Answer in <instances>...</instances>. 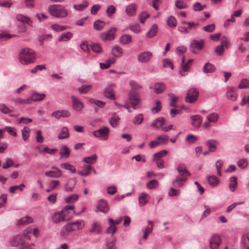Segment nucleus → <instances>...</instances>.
Returning a JSON list of instances; mask_svg holds the SVG:
<instances>
[{
	"label": "nucleus",
	"mask_w": 249,
	"mask_h": 249,
	"mask_svg": "<svg viewBox=\"0 0 249 249\" xmlns=\"http://www.w3.org/2000/svg\"><path fill=\"white\" fill-rule=\"evenodd\" d=\"M102 228L100 224L97 222L92 223L91 228L89 230V232H95L97 233H101Z\"/></svg>",
	"instance_id": "nucleus-45"
},
{
	"label": "nucleus",
	"mask_w": 249,
	"mask_h": 249,
	"mask_svg": "<svg viewBox=\"0 0 249 249\" xmlns=\"http://www.w3.org/2000/svg\"><path fill=\"white\" fill-rule=\"evenodd\" d=\"M138 6L135 3H131L127 5L125 9V12L129 17H133L136 15Z\"/></svg>",
	"instance_id": "nucleus-14"
},
{
	"label": "nucleus",
	"mask_w": 249,
	"mask_h": 249,
	"mask_svg": "<svg viewBox=\"0 0 249 249\" xmlns=\"http://www.w3.org/2000/svg\"><path fill=\"white\" fill-rule=\"evenodd\" d=\"M17 19L18 21L23 23H26L30 26H32L33 22L31 19L22 14H18L17 16Z\"/></svg>",
	"instance_id": "nucleus-38"
},
{
	"label": "nucleus",
	"mask_w": 249,
	"mask_h": 249,
	"mask_svg": "<svg viewBox=\"0 0 249 249\" xmlns=\"http://www.w3.org/2000/svg\"><path fill=\"white\" fill-rule=\"evenodd\" d=\"M167 25L171 28H174L177 25V20L172 16H170L167 20Z\"/></svg>",
	"instance_id": "nucleus-63"
},
{
	"label": "nucleus",
	"mask_w": 249,
	"mask_h": 249,
	"mask_svg": "<svg viewBox=\"0 0 249 249\" xmlns=\"http://www.w3.org/2000/svg\"><path fill=\"white\" fill-rule=\"evenodd\" d=\"M72 37V34L71 32H67L62 34L58 38L59 41H67Z\"/></svg>",
	"instance_id": "nucleus-46"
},
{
	"label": "nucleus",
	"mask_w": 249,
	"mask_h": 249,
	"mask_svg": "<svg viewBox=\"0 0 249 249\" xmlns=\"http://www.w3.org/2000/svg\"><path fill=\"white\" fill-rule=\"evenodd\" d=\"M226 96L228 99L231 101H235L237 97L235 89L231 87L227 88Z\"/></svg>",
	"instance_id": "nucleus-16"
},
{
	"label": "nucleus",
	"mask_w": 249,
	"mask_h": 249,
	"mask_svg": "<svg viewBox=\"0 0 249 249\" xmlns=\"http://www.w3.org/2000/svg\"><path fill=\"white\" fill-rule=\"evenodd\" d=\"M105 25V22L98 20L94 22L93 26L95 29L97 31L101 30Z\"/></svg>",
	"instance_id": "nucleus-60"
},
{
	"label": "nucleus",
	"mask_w": 249,
	"mask_h": 249,
	"mask_svg": "<svg viewBox=\"0 0 249 249\" xmlns=\"http://www.w3.org/2000/svg\"><path fill=\"white\" fill-rule=\"evenodd\" d=\"M115 58L113 57H110L107 59L105 63H100V67L101 69H107L110 67V66L115 63Z\"/></svg>",
	"instance_id": "nucleus-25"
},
{
	"label": "nucleus",
	"mask_w": 249,
	"mask_h": 249,
	"mask_svg": "<svg viewBox=\"0 0 249 249\" xmlns=\"http://www.w3.org/2000/svg\"><path fill=\"white\" fill-rule=\"evenodd\" d=\"M177 170L181 177L187 178L190 176V173L187 170L184 164H179L178 165Z\"/></svg>",
	"instance_id": "nucleus-20"
},
{
	"label": "nucleus",
	"mask_w": 249,
	"mask_h": 249,
	"mask_svg": "<svg viewBox=\"0 0 249 249\" xmlns=\"http://www.w3.org/2000/svg\"><path fill=\"white\" fill-rule=\"evenodd\" d=\"M89 5V3L87 0H83L80 4L74 5L73 8L78 10V11H82L86 7H87Z\"/></svg>",
	"instance_id": "nucleus-53"
},
{
	"label": "nucleus",
	"mask_w": 249,
	"mask_h": 249,
	"mask_svg": "<svg viewBox=\"0 0 249 249\" xmlns=\"http://www.w3.org/2000/svg\"><path fill=\"white\" fill-rule=\"evenodd\" d=\"M129 85L131 88L130 90L136 91V90L141 89L142 88V85L134 80H130Z\"/></svg>",
	"instance_id": "nucleus-52"
},
{
	"label": "nucleus",
	"mask_w": 249,
	"mask_h": 249,
	"mask_svg": "<svg viewBox=\"0 0 249 249\" xmlns=\"http://www.w3.org/2000/svg\"><path fill=\"white\" fill-rule=\"evenodd\" d=\"M159 185V182L156 179H152L149 181L147 184V187L149 189H154L158 187Z\"/></svg>",
	"instance_id": "nucleus-64"
},
{
	"label": "nucleus",
	"mask_w": 249,
	"mask_h": 249,
	"mask_svg": "<svg viewBox=\"0 0 249 249\" xmlns=\"http://www.w3.org/2000/svg\"><path fill=\"white\" fill-rule=\"evenodd\" d=\"M119 42L123 45H126L132 42V36L130 35L124 34L120 36Z\"/></svg>",
	"instance_id": "nucleus-34"
},
{
	"label": "nucleus",
	"mask_w": 249,
	"mask_h": 249,
	"mask_svg": "<svg viewBox=\"0 0 249 249\" xmlns=\"http://www.w3.org/2000/svg\"><path fill=\"white\" fill-rule=\"evenodd\" d=\"M70 115L71 113L70 111L65 109L56 110L52 113V116L57 119H59L61 118H68Z\"/></svg>",
	"instance_id": "nucleus-12"
},
{
	"label": "nucleus",
	"mask_w": 249,
	"mask_h": 249,
	"mask_svg": "<svg viewBox=\"0 0 249 249\" xmlns=\"http://www.w3.org/2000/svg\"><path fill=\"white\" fill-rule=\"evenodd\" d=\"M52 220L55 223H58L65 220L60 211L53 213Z\"/></svg>",
	"instance_id": "nucleus-41"
},
{
	"label": "nucleus",
	"mask_w": 249,
	"mask_h": 249,
	"mask_svg": "<svg viewBox=\"0 0 249 249\" xmlns=\"http://www.w3.org/2000/svg\"><path fill=\"white\" fill-rule=\"evenodd\" d=\"M48 11L52 16L57 18H65L69 14L68 11L64 7L56 4L50 6Z\"/></svg>",
	"instance_id": "nucleus-3"
},
{
	"label": "nucleus",
	"mask_w": 249,
	"mask_h": 249,
	"mask_svg": "<svg viewBox=\"0 0 249 249\" xmlns=\"http://www.w3.org/2000/svg\"><path fill=\"white\" fill-rule=\"evenodd\" d=\"M149 195L146 193H142L139 196V205L141 206H144L148 201Z\"/></svg>",
	"instance_id": "nucleus-29"
},
{
	"label": "nucleus",
	"mask_w": 249,
	"mask_h": 249,
	"mask_svg": "<svg viewBox=\"0 0 249 249\" xmlns=\"http://www.w3.org/2000/svg\"><path fill=\"white\" fill-rule=\"evenodd\" d=\"M116 28H111L107 32L103 33L100 35V37L103 40H112L115 37Z\"/></svg>",
	"instance_id": "nucleus-10"
},
{
	"label": "nucleus",
	"mask_w": 249,
	"mask_h": 249,
	"mask_svg": "<svg viewBox=\"0 0 249 249\" xmlns=\"http://www.w3.org/2000/svg\"><path fill=\"white\" fill-rule=\"evenodd\" d=\"M185 57L183 56L181 59V69L179 71V73L181 76H185L190 69L189 64L186 62L185 63Z\"/></svg>",
	"instance_id": "nucleus-17"
},
{
	"label": "nucleus",
	"mask_w": 249,
	"mask_h": 249,
	"mask_svg": "<svg viewBox=\"0 0 249 249\" xmlns=\"http://www.w3.org/2000/svg\"><path fill=\"white\" fill-rule=\"evenodd\" d=\"M76 179L74 178H69L65 185V190L66 192H71L74 188Z\"/></svg>",
	"instance_id": "nucleus-23"
},
{
	"label": "nucleus",
	"mask_w": 249,
	"mask_h": 249,
	"mask_svg": "<svg viewBox=\"0 0 249 249\" xmlns=\"http://www.w3.org/2000/svg\"><path fill=\"white\" fill-rule=\"evenodd\" d=\"M207 178L209 184L212 187H216L219 184V179L215 176L212 175L208 176Z\"/></svg>",
	"instance_id": "nucleus-31"
},
{
	"label": "nucleus",
	"mask_w": 249,
	"mask_h": 249,
	"mask_svg": "<svg viewBox=\"0 0 249 249\" xmlns=\"http://www.w3.org/2000/svg\"><path fill=\"white\" fill-rule=\"evenodd\" d=\"M60 167L63 169L69 170L71 173H74L76 172L75 168L74 166L69 162H65L60 164Z\"/></svg>",
	"instance_id": "nucleus-49"
},
{
	"label": "nucleus",
	"mask_w": 249,
	"mask_h": 249,
	"mask_svg": "<svg viewBox=\"0 0 249 249\" xmlns=\"http://www.w3.org/2000/svg\"><path fill=\"white\" fill-rule=\"evenodd\" d=\"M70 137L69 129L67 126H63L59 130L57 138L59 140L66 139Z\"/></svg>",
	"instance_id": "nucleus-19"
},
{
	"label": "nucleus",
	"mask_w": 249,
	"mask_h": 249,
	"mask_svg": "<svg viewBox=\"0 0 249 249\" xmlns=\"http://www.w3.org/2000/svg\"><path fill=\"white\" fill-rule=\"evenodd\" d=\"M109 133V128L107 126H104L98 130L94 131L93 132V134L95 137L102 140L105 141L107 139Z\"/></svg>",
	"instance_id": "nucleus-6"
},
{
	"label": "nucleus",
	"mask_w": 249,
	"mask_h": 249,
	"mask_svg": "<svg viewBox=\"0 0 249 249\" xmlns=\"http://www.w3.org/2000/svg\"><path fill=\"white\" fill-rule=\"evenodd\" d=\"M187 178L185 177H177L173 181L172 184L174 187L179 188L183 186Z\"/></svg>",
	"instance_id": "nucleus-22"
},
{
	"label": "nucleus",
	"mask_w": 249,
	"mask_h": 249,
	"mask_svg": "<svg viewBox=\"0 0 249 249\" xmlns=\"http://www.w3.org/2000/svg\"><path fill=\"white\" fill-rule=\"evenodd\" d=\"M198 94V91L196 88H190L188 90L185 97V101L191 104L194 103L197 99Z\"/></svg>",
	"instance_id": "nucleus-4"
},
{
	"label": "nucleus",
	"mask_w": 249,
	"mask_h": 249,
	"mask_svg": "<svg viewBox=\"0 0 249 249\" xmlns=\"http://www.w3.org/2000/svg\"><path fill=\"white\" fill-rule=\"evenodd\" d=\"M32 233V227H29L27 228L23 232V234L22 235L25 240H29L30 239V234Z\"/></svg>",
	"instance_id": "nucleus-61"
},
{
	"label": "nucleus",
	"mask_w": 249,
	"mask_h": 249,
	"mask_svg": "<svg viewBox=\"0 0 249 249\" xmlns=\"http://www.w3.org/2000/svg\"><path fill=\"white\" fill-rule=\"evenodd\" d=\"M221 243V240L220 236L218 235H213L210 241V248L212 249H216L218 248Z\"/></svg>",
	"instance_id": "nucleus-13"
},
{
	"label": "nucleus",
	"mask_w": 249,
	"mask_h": 249,
	"mask_svg": "<svg viewBox=\"0 0 249 249\" xmlns=\"http://www.w3.org/2000/svg\"><path fill=\"white\" fill-rule=\"evenodd\" d=\"M59 153L61 158L67 159L70 156V150L67 146L63 145L60 149Z\"/></svg>",
	"instance_id": "nucleus-33"
},
{
	"label": "nucleus",
	"mask_w": 249,
	"mask_h": 249,
	"mask_svg": "<svg viewBox=\"0 0 249 249\" xmlns=\"http://www.w3.org/2000/svg\"><path fill=\"white\" fill-rule=\"evenodd\" d=\"M206 144L208 146L210 151L214 152L216 149L218 142L215 140H210L206 142Z\"/></svg>",
	"instance_id": "nucleus-35"
},
{
	"label": "nucleus",
	"mask_w": 249,
	"mask_h": 249,
	"mask_svg": "<svg viewBox=\"0 0 249 249\" xmlns=\"http://www.w3.org/2000/svg\"><path fill=\"white\" fill-rule=\"evenodd\" d=\"M108 222L109 226L107 229L106 232L113 236L117 231V228L114 226V221L112 218H109Z\"/></svg>",
	"instance_id": "nucleus-24"
},
{
	"label": "nucleus",
	"mask_w": 249,
	"mask_h": 249,
	"mask_svg": "<svg viewBox=\"0 0 249 249\" xmlns=\"http://www.w3.org/2000/svg\"><path fill=\"white\" fill-rule=\"evenodd\" d=\"M238 88L239 89L249 88V79L247 78L242 79L240 81Z\"/></svg>",
	"instance_id": "nucleus-51"
},
{
	"label": "nucleus",
	"mask_w": 249,
	"mask_h": 249,
	"mask_svg": "<svg viewBox=\"0 0 249 249\" xmlns=\"http://www.w3.org/2000/svg\"><path fill=\"white\" fill-rule=\"evenodd\" d=\"M170 99V106L173 107H176V102L178 99V97L176 96L172 93H170L168 95Z\"/></svg>",
	"instance_id": "nucleus-57"
},
{
	"label": "nucleus",
	"mask_w": 249,
	"mask_h": 249,
	"mask_svg": "<svg viewBox=\"0 0 249 249\" xmlns=\"http://www.w3.org/2000/svg\"><path fill=\"white\" fill-rule=\"evenodd\" d=\"M153 53L150 51L140 53L137 56L138 61L142 63L148 62L152 57Z\"/></svg>",
	"instance_id": "nucleus-11"
},
{
	"label": "nucleus",
	"mask_w": 249,
	"mask_h": 249,
	"mask_svg": "<svg viewBox=\"0 0 249 249\" xmlns=\"http://www.w3.org/2000/svg\"><path fill=\"white\" fill-rule=\"evenodd\" d=\"M114 86V85L113 84H110L104 89V94L105 97L113 100L116 99L113 89Z\"/></svg>",
	"instance_id": "nucleus-15"
},
{
	"label": "nucleus",
	"mask_w": 249,
	"mask_h": 249,
	"mask_svg": "<svg viewBox=\"0 0 249 249\" xmlns=\"http://www.w3.org/2000/svg\"><path fill=\"white\" fill-rule=\"evenodd\" d=\"M46 96L44 93L34 92L31 96V100L34 102H38L43 100Z\"/></svg>",
	"instance_id": "nucleus-37"
},
{
	"label": "nucleus",
	"mask_w": 249,
	"mask_h": 249,
	"mask_svg": "<svg viewBox=\"0 0 249 249\" xmlns=\"http://www.w3.org/2000/svg\"><path fill=\"white\" fill-rule=\"evenodd\" d=\"M168 153L166 150H161L153 155V160H161V158L165 156Z\"/></svg>",
	"instance_id": "nucleus-54"
},
{
	"label": "nucleus",
	"mask_w": 249,
	"mask_h": 249,
	"mask_svg": "<svg viewBox=\"0 0 249 249\" xmlns=\"http://www.w3.org/2000/svg\"><path fill=\"white\" fill-rule=\"evenodd\" d=\"M79 196L77 194H73L65 198V201L67 203H73L76 202Z\"/></svg>",
	"instance_id": "nucleus-55"
},
{
	"label": "nucleus",
	"mask_w": 249,
	"mask_h": 249,
	"mask_svg": "<svg viewBox=\"0 0 249 249\" xmlns=\"http://www.w3.org/2000/svg\"><path fill=\"white\" fill-rule=\"evenodd\" d=\"M208 121L213 123H216L218 119V115L215 112H213L207 116Z\"/></svg>",
	"instance_id": "nucleus-50"
},
{
	"label": "nucleus",
	"mask_w": 249,
	"mask_h": 249,
	"mask_svg": "<svg viewBox=\"0 0 249 249\" xmlns=\"http://www.w3.org/2000/svg\"><path fill=\"white\" fill-rule=\"evenodd\" d=\"M111 54L113 57H120L123 54V49L119 46L116 45L113 47L111 50Z\"/></svg>",
	"instance_id": "nucleus-27"
},
{
	"label": "nucleus",
	"mask_w": 249,
	"mask_h": 249,
	"mask_svg": "<svg viewBox=\"0 0 249 249\" xmlns=\"http://www.w3.org/2000/svg\"><path fill=\"white\" fill-rule=\"evenodd\" d=\"M35 59V52L29 48L23 49L19 54V61L23 65L32 63L34 62Z\"/></svg>",
	"instance_id": "nucleus-1"
},
{
	"label": "nucleus",
	"mask_w": 249,
	"mask_h": 249,
	"mask_svg": "<svg viewBox=\"0 0 249 249\" xmlns=\"http://www.w3.org/2000/svg\"><path fill=\"white\" fill-rule=\"evenodd\" d=\"M204 45V40L203 39L200 40L194 39L190 43V50L193 53L196 54L203 48Z\"/></svg>",
	"instance_id": "nucleus-5"
},
{
	"label": "nucleus",
	"mask_w": 249,
	"mask_h": 249,
	"mask_svg": "<svg viewBox=\"0 0 249 249\" xmlns=\"http://www.w3.org/2000/svg\"><path fill=\"white\" fill-rule=\"evenodd\" d=\"M166 89L165 85L161 82H158L155 84L154 86V92L156 94L162 93Z\"/></svg>",
	"instance_id": "nucleus-26"
},
{
	"label": "nucleus",
	"mask_w": 249,
	"mask_h": 249,
	"mask_svg": "<svg viewBox=\"0 0 249 249\" xmlns=\"http://www.w3.org/2000/svg\"><path fill=\"white\" fill-rule=\"evenodd\" d=\"M92 169L91 165L89 164H85L83 166V170L79 171L78 174L82 176H89Z\"/></svg>",
	"instance_id": "nucleus-32"
},
{
	"label": "nucleus",
	"mask_w": 249,
	"mask_h": 249,
	"mask_svg": "<svg viewBox=\"0 0 249 249\" xmlns=\"http://www.w3.org/2000/svg\"><path fill=\"white\" fill-rule=\"evenodd\" d=\"M128 99L130 104L134 107L139 105L141 101L139 94L136 91L130 90Z\"/></svg>",
	"instance_id": "nucleus-8"
},
{
	"label": "nucleus",
	"mask_w": 249,
	"mask_h": 249,
	"mask_svg": "<svg viewBox=\"0 0 249 249\" xmlns=\"http://www.w3.org/2000/svg\"><path fill=\"white\" fill-rule=\"evenodd\" d=\"M157 138L160 145L166 144L169 140V137L166 134L159 136Z\"/></svg>",
	"instance_id": "nucleus-56"
},
{
	"label": "nucleus",
	"mask_w": 249,
	"mask_h": 249,
	"mask_svg": "<svg viewBox=\"0 0 249 249\" xmlns=\"http://www.w3.org/2000/svg\"><path fill=\"white\" fill-rule=\"evenodd\" d=\"M30 131V128L28 126H25L21 129L22 137L24 141H27L29 138Z\"/></svg>",
	"instance_id": "nucleus-48"
},
{
	"label": "nucleus",
	"mask_w": 249,
	"mask_h": 249,
	"mask_svg": "<svg viewBox=\"0 0 249 249\" xmlns=\"http://www.w3.org/2000/svg\"><path fill=\"white\" fill-rule=\"evenodd\" d=\"M92 88L91 85H82L81 87L78 88V90L81 94H86Z\"/></svg>",
	"instance_id": "nucleus-58"
},
{
	"label": "nucleus",
	"mask_w": 249,
	"mask_h": 249,
	"mask_svg": "<svg viewBox=\"0 0 249 249\" xmlns=\"http://www.w3.org/2000/svg\"><path fill=\"white\" fill-rule=\"evenodd\" d=\"M143 120V115L142 114H139L136 115L133 120V123L135 125L141 124Z\"/></svg>",
	"instance_id": "nucleus-59"
},
{
	"label": "nucleus",
	"mask_w": 249,
	"mask_h": 249,
	"mask_svg": "<svg viewBox=\"0 0 249 249\" xmlns=\"http://www.w3.org/2000/svg\"><path fill=\"white\" fill-rule=\"evenodd\" d=\"M192 121V124L195 127H198L201 125L202 123V118L199 115H195L191 117Z\"/></svg>",
	"instance_id": "nucleus-28"
},
{
	"label": "nucleus",
	"mask_w": 249,
	"mask_h": 249,
	"mask_svg": "<svg viewBox=\"0 0 249 249\" xmlns=\"http://www.w3.org/2000/svg\"><path fill=\"white\" fill-rule=\"evenodd\" d=\"M230 182L229 188L231 192H234L237 186V178L235 176L231 177L230 178Z\"/></svg>",
	"instance_id": "nucleus-47"
},
{
	"label": "nucleus",
	"mask_w": 249,
	"mask_h": 249,
	"mask_svg": "<svg viewBox=\"0 0 249 249\" xmlns=\"http://www.w3.org/2000/svg\"><path fill=\"white\" fill-rule=\"evenodd\" d=\"M72 108L76 112H81L84 107V103L74 95L71 96Z\"/></svg>",
	"instance_id": "nucleus-9"
},
{
	"label": "nucleus",
	"mask_w": 249,
	"mask_h": 249,
	"mask_svg": "<svg viewBox=\"0 0 249 249\" xmlns=\"http://www.w3.org/2000/svg\"><path fill=\"white\" fill-rule=\"evenodd\" d=\"M74 208L75 207L74 205H67L65 206L62 210L60 211L62 214V216L65 220L66 216H68L70 213V211H72L74 209Z\"/></svg>",
	"instance_id": "nucleus-42"
},
{
	"label": "nucleus",
	"mask_w": 249,
	"mask_h": 249,
	"mask_svg": "<svg viewBox=\"0 0 249 249\" xmlns=\"http://www.w3.org/2000/svg\"><path fill=\"white\" fill-rule=\"evenodd\" d=\"M120 117L115 113H113L109 120L110 124L113 127L117 126L120 121Z\"/></svg>",
	"instance_id": "nucleus-39"
},
{
	"label": "nucleus",
	"mask_w": 249,
	"mask_h": 249,
	"mask_svg": "<svg viewBox=\"0 0 249 249\" xmlns=\"http://www.w3.org/2000/svg\"><path fill=\"white\" fill-rule=\"evenodd\" d=\"M85 226V222L82 219H79L72 222L67 224L62 229V232L63 234L74 231H78L82 230Z\"/></svg>",
	"instance_id": "nucleus-2"
},
{
	"label": "nucleus",
	"mask_w": 249,
	"mask_h": 249,
	"mask_svg": "<svg viewBox=\"0 0 249 249\" xmlns=\"http://www.w3.org/2000/svg\"><path fill=\"white\" fill-rule=\"evenodd\" d=\"M96 209V212L100 211L106 213L109 210V206L106 200L102 199L99 201Z\"/></svg>",
	"instance_id": "nucleus-18"
},
{
	"label": "nucleus",
	"mask_w": 249,
	"mask_h": 249,
	"mask_svg": "<svg viewBox=\"0 0 249 249\" xmlns=\"http://www.w3.org/2000/svg\"><path fill=\"white\" fill-rule=\"evenodd\" d=\"M158 31V26L156 24L152 25L150 29L146 33V37L147 38H152L154 37L157 34Z\"/></svg>",
	"instance_id": "nucleus-40"
},
{
	"label": "nucleus",
	"mask_w": 249,
	"mask_h": 249,
	"mask_svg": "<svg viewBox=\"0 0 249 249\" xmlns=\"http://www.w3.org/2000/svg\"><path fill=\"white\" fill-rule=\"evenodd\" d=\"M165 120L164 118H158L153 121L151 126L156 129L161 128V127L165 124Z\"/></svg>",
	"instance_id": "nucleus-21"
},
{
	"label": "nucleus",
	"mask_w": 249,
	"mask_h": 249,
	"mask_svg": "<svg viewBox=\"0 0 249 249\" xmlns=\"http://www.w3.org/2000/svg\"><path fill=\"white\" fill-rule=\"evenodd\" d=\"M33 222V219L29 216H26L22 217L21 219L18 220L17 222V225L18 226H25L27 224L32 223Z\"/></svg>",
	"instance_id": "nucleus-30"
},
{
	"label": "nucleus",
	"mask_w": 249,
	"mask_h": 249,
	"mask_svg": "<svg viewBox=\"0 0 249 249\" xmlns=\"http://www.w3.org/2000/svg\"><path fill=\"white\" fill-rule=\"evenodd\" d=\"M25 187V186L23 183H21L19 185H15L10 187L9 189V191L11 193L14 194L16 190L19 189L20 191H22Z\"/></svg>",
	"instance_id": "nucleus-62"
},
{
	"label": "nucleus",
	"mask_w": 249,
	"mask_h": 249,
	"mask_svg": "<svg viewBox=\"0 0 249 249\" xmlns=\"http://www.w3.org/2000/svg\"><path fill=\"white\" fill-rule=\"evenodd\" d=\"M28 244L22 235H17L13 237L10 241V245L13 247L21 245L22 247H24L25 246H28Z\"/></svg>",
	"instance_id": "nucleus-7"
},
{
	"label": "nucleus",
	"mask_w": 249,
	"mask_h": 249,
	"mask_svg": "<svg viewBox=\"0 0 249 249\" xmlns=\"http://www.w3.org/2000/svg\"><path fill=\"white\" fill-rule=\"evenodd\" d=\"M215 68L212 64L207 62L203 68V71L204 73H212L214 71Z\"/></svg>",
	"instance_id": "nucleus-43"
},
{
	"label": "nucleus",
	"mask_w": 249,
	"mask_h": 249,
	"mask_svg": "<svg viewBox=\"0 0 249 249\" xmlns=\"http://www.w3.org/2000/svg\"><path fill=\"white\" fill-rule=\"evenodd\" d=\"M62 175V172L60 169L57 170H52L47 171L45 173V175L51 178H59Z\"/></svg>",
	"instance_id": "nucleus-36"
},
{
	"label": "nucleus",
	"mask_w": 249,
	"mask_h": 249,
	"mask_svg": "<svg viewBox=\"0 0 249 249\" xmlns=\"http://www.w3.org/2000/svg\"><path fill=\"white\" fill-rule=\"evenodd\" d=\"M97 160V156L94 154L91 156L86 157L83 159V161L88 164H94Z\"/></svg>",
	"instance_id": "nucleus-44"
}]
</instances>
